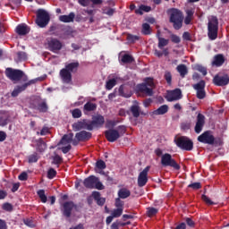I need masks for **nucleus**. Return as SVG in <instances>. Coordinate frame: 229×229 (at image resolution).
Here are the masks:
<instances>
[{
    "label": "nucleus",
    "instance_id": "27",
    "mask_svg": "<svg viewBox=\"0 0 229 229\" xmlns=\"http://www.w3.org/2000/svg\"><path fill=\"white\" fill-rule=\"evenodd\" d=\"M225 64V55L223 54H217L214 56L212 64L216 67H221Z\"/></svg>",
    "mask_w": 229,
    "mask_h": 229
},
{
    "label": "nucleus",
    "instance_id": "38",
    "mask_svg": "<svg viewBox=\"0 0 229 229\" xmlns=\"http://www.w3.org/2000/svg\"><path fill=\"white\" fill-rule=\"evenodd\" d=\"M131 112L133 115V117H140V107L137 105H133L131 106Z\"/></svg>",
    "mask_w": 229,
    "mask_h": 229
},
{
    "label": "nucleus",
    "instance_id": "41",
    "mask_svg": "<svg viewBox=\"0 0 229 229\" xmlns=\"http://www.w3.org/2000/svg\"><path fill=\"white\" fill-rule=\"evenodd\" d=\"M142 35H151V26L148 23L142 24Z\"/></svg>",
    "mask_w": 229,
    "mask_h": 229
},
{
    "label": "nucleus",
    "instance_id": "64",
    "mask_svg": "<svg viewBox=\"0 0 229 229\" xmlns=\"http://www.w3.org/2000/svg\"><path fill=\"white\" fill-rule=\"evenodd\" d=\"M186 17H190L191 19L194 18V11L192 9L186 10Z\"/></svg>",
    "mask_w": 229,
    "mask_h": 229
},
{
    "label": "nucleus",
    "instance_id": "30",
    "mask_svg": "<svg viewBox=\"0 0 229 229\" xmlns=\"http://www.w3.org/2000/svg\"><path fill=\"white\" fill-rule=\"evenodd\" d=\"M74 138V134L72 132L69 134H64L61 139L59 144H63V146H67V144H71L72 142V139Z\"/></svg>",
    "mask_w": 229,
    "mask_h": 229
},
{
    "label": "nucleus",
    "instance_id": "45",
    "mask_svg": "<svg viewBox=\"0 0 229 229\" xmlns=\"http://www.w3.org/2000/svg\"><path fill=\"white\" fill-rule=\"evenodd\" d=\"M194 69H195V71H199V72H201V74H203V76H207V74H208L207 68H205V66H203L201 64H196Z\"/></svg>",
    "mask_w": 229,
    "mask_h": 229
},
{
    "label": "nucleus",
    "instance_id": "3",
    "mask_svg": "<svg viewBox=\"0 0 229 229\" xmlns=\"http://www.w3.org/2000/svg\"><path fill=\"white\" fill-rule=\"evenodd\" d=\"M153 89H155V81L153 78L147 77L144 79V82L136 86V90L146 94V96H153Z\"/></svg>",
    "mask_w": 229,
    "mask_h": 229
},
{
    "label": "nucleus",
    "instance_id": "21",
    "mask_svg": "<svg viewBox=\"0 0 229 229\" xmlns=\"http://www.w3.org/2000/svg\"><path fill=\"white\" fill-rule=\"evenodd\" d=\"M32 108L41 112L42 114H46L49 107L47 106V102H46V100H37V105L33 104Z\"/></svg>",
    "mask_w": 229,
    "mask_h": 229
},
{
    "label": "nucleus",
    "instance_id": "7",
    "mask_svg": "<svg viewBox=\"0 0 229 229\" xmlns=\"http://www.w3.org/2000/svg\"><path fill=\"white\" fill-rule=\"evenodd\" d=\"M161 165L163 167H173V169H175V171H180L181 169L180 165L169 153H165L161 157Z\"/></svg>",
    "mask_w": 229,
    "mask_h": 229
},
{
    "label": "nucleus",
    "instance_id": "1",
    "mask_svg": "<svg viewBox=\"0 0 229 229\" xmlns=\"http://www.w3.org/2000/svg\"><path fill=\"white\" fill-rule=\"evenodd\" d=\"M79 67V62L65 64L64 68L61 69L59 72V76L63 83H66V85H71V83H72V72H78Z\"/></svg>",
    "mask_w": 229,
    "mask_h": 229
},
{
    "label": "nucleus",
    "instance_id": "36",
    "mask_svg": "<svg viewBox=\"0 0 229 229\" xmlns=\"http://www.w3.org/2000/svg\"><path fill=\"white\" fill-rule=\"evenodd\" d=\"M157 40H158L157 47L159 49H164V47H165V46L169 45V39L161 38L160 35H157Z\"/></svg>",
    "mask_w": 229,
    "mask_h": 229
},
{
    "label": "nucleus",
    "instance_id": "47",
    "mask_svg": "<svg viewBox=\"0 0 229 229\" xmlns=\"http://www.w3.org/2000/svg\"><path fill=\"white\" fill-rule=\"evenodd\" d=\"M16 55L18 56L19 62H22L24 60H28V55L26 54V52L20 51V52H17Z\"/></svg>",
    "mask_w": 229,
    "mask_h": 229
},
{
    "label": "nucleus",
    "instance_id": "44",
    "mask_svg": "<svg viewBox=\"0 0 229 229\" xmlns=\"http://www.w3.org/2000/svg\"><path fill=\"white\" fill-rule=\"evenodd\" d=\"M64 162V158L60 157V155L55 154V156L53 157L52 164L55 165H57V167H60V165Z\"/></svg>",
    "mask_w": 229,
    "mask_h": 229
},
{
    "label": "nucleus",
    "instance_id": "37",
    "mask_svg": "<svg viewBox=\"0 0 229 229\" xmlns=\"http://www.w3.org/2000/svg\"><path fill=\"white\" fill-rule=\"evenodd\" d=\"M158 214V208H147V216L148 217H155Z\"/></svg>",
    "mask_w": 229,
    "mask_h": 229
},
{
    "label": "nucleus",
    "instance_id": "13",
    "mask_svg": "<svg viewBox=\"0 0 229 229\" xmlns=\"http://www.w3.org/2000/svg\"><path fill=\"white\" fill-rule=\"evenodd\" d=\"M62 213L64 217H71L73 208H76V204L72 200L66 201L63 205Z\"/></svg>",
    "mask_w": 229,
    "mask_h": 229
},
{
    "label": "nucleus",
    "instance_id": "29",
    "mask_svg": "<svg viewBox=\"0 0 229 229\" xmlns=\"http://www.w3.org/2000/svg\"><path fill=\"white\" fill-rule=\"evenodd\" d=\"M76 17V14L74 13H70L69 15H61L59 16V21L61 22H74V18Z\"/></svg>",
    "mask_w": 229,
    "mask_h": 229
},
{
    "label": "nucleus",
    "instance_id": "22",
    "mask_svg": "<svg viewBox=\"0 0 229 229\" xmlns=\"http://www.w3.org/2000/svg\"><path fill=\"white\" fill-rule=\"evenodd\" d=\"M97 182L98 177H96V175H89L88 178L84 179L83 185L86 189H94Z\"/></svg>",
    "mask_w": 229,
    "mask_h": 229
},
{
    "label": "nucleus",
    "instance_id": "34",
    "mask_svg": "<svg viewBox=\"0 0 229 229\" xmlns=\"http://www.w3.org/2000/svg\"><path fill=\"white\" fill-rule=\"evenodd\" d=\"M177 72H179L181 78H183L184 76H187L189 70L187 69V66L185 64H179L176 67Z\"/></svg>",
    "mask_w": 229,
    "mask_h": 229
},
{
    "label": "nucleus",
    "instance_id": "54",
    "mask_svg": "<svg viewBox=\"0 0 229 229\" xmlns=\"http://www.w3.org/2000/svg\"><path fill=\"white\" fill-rule=\"evenodd\" d=\"M170 38L174 44H180L182 42V38H180V37L175 34H172Z\"/></svg>",
    "mask_w": 229,
    "mask_h": 229
},
{
    "label": "nucleus",
    "instance_id": "61",
    "mask_svg": "<svg viewBox=\"0 0 229 229\" xmlns=\"http://www.w3.org/2000/svg\"><path fill=\"white\" fill-rule=\"evenodd\" d=\"M72 148V147L71 146V144H69V145H67L65 147H62L60 149H61V151H63V153L64 155H67V153H69Z\"/></svg>",
    "mask_w": 229,
    "mask_h": 229
},
{
    "label": "nucleus",
    "instance_id": "58",
    "mask_svg": "<svg viewBox=\"0 0 229 229\" xmlns=\"http://www.w3.org/2000/svg\"><path fill=\"white\" fill-rule=\"evenodd\" d=\"M185 223L191 228H194V226L196 225V223H194L193 219L191 218V217H186L185 218Z\"/></svg>",
    "mask_w": 229,
    "mask_h": 229
},
{
    "label": "nucleus",
    "instance_id": "12",
    "mask_svg": "<svg viewBox=\"0 0 229 229\" xmlns=\"http://www.w3.org/2000/svg\"><path fill=\"white\" fill-rule=\"evenodd\" d=\"M37 81H38V79H32L22 85L16 86L11 94L12 97L17 98V96H19V94H21V92H24V90H26V89H28L30 87V85H35V83H37Z\"/></svg>",
    "mask_w": 229,
    "mask_h": 229
},
{
    "label": "nucleus",
    "instance_id": "19",
    "mask_svg": "<svg viewBox=\"0 0 229 229\" xmlns=\"http://www.w3.org/2000/svg\"><path fill=\"white\" fill-rule=\"evenodd\" d=\"M203 126H205V115L199 114L195 124V133H201L203 131Z\"/></svg>",
    "mask_w": 229,
    "mask_h": 229
},
{
    "label": "nucleus",
    "instance_id": "16",
    "mask_svg": "<svg viewBox=\"0 0 229 229\" xmlns=\"http://www.w3.org/2000/svg\"><path fill=\"white\" fill-rule=\"evenodd\" d=\"M213 83L216 87H226L229 83V76L228 74L220 76V75H216L213 78Z\"/></svg>",
    "mask_w": 229,
    "mask_h": 229
},
{
    "label": "nucleus",
    "instance_id": "46",
    "mask_svg": "<svg viewBox=\"0 0 229 229\" xmlns=\"http://www.w3.org/2000/svg\"><path fill=\"white\" fill-rule=\"evenodd\" d=\"M81 115H82V113H81V109L80 108H75L72 111V116L73 117V119H80Z\"/></svg>",
    "mask_w": 229,
    "mask_h": 229
},
{
    "label": "nucleus",
    "instance_id": "10",
    "mask_svg": "<svg viewBox=\"0 0 229 229\" xmlns=\"http://www.w3.org/2000/svg\"><path fill=\"white\" fill-rule=\"evenodd\" d=\"M197 140L201 144H208L209 146L216 144V138L212 135V131H204L198 137Z\"/></svg>",
    "mask_w": 229,
    "mask_h": 229
},
{
    "label": "nucleus",
    "instance_id": "57",
    "mask_svg": "<svg viewBox=\"0 0 229 229\" xmlns=\"http://www.w3.org/2000/svg\"><path fill=\"white\" fill-rule=\"evenodd\" d=\"M63 31L64 35H66V37H71V35L74 33V31L72 30V28L71 27H65L64 29H63Z\"/></svg>",
    "mask_w": 229,
    "mask_h": 229
},
{
    "label": "nucleus",
    "instance_id": "42",
    "mask_svg": "<svg viewBox=\"0 0 229 229\" xmlns=\"http://www.w3.org/2000/svg\"><path fill=\"white\" fill-rule=\"evenodd\" d=\"M38 158H40L37 152H34L32 155H30L28 157L29 164H35L38 162Z\"/></svg>",
    "mask_w": 229,
    "mask_h": 229
},
{
    "label": "nucleus",
    "instance_id": "55",
    "mask_svg": "<svg viewBox=\"0 0 229 229\" xmlns=\"http://www.w3.org/2000/svg\"><path fill=\"white\" fill-rule=\"evenodd\" d=\"M190 189H193L194 191H198L201 189V182H193L188 185Z\"/></svg>",
    "mask_w": 229,
    "mask_h": 229
},
{
    "label": "nucleus",
    "instance_id": "32",
    "mask_svg": "<svg viewBox=\"0 0 229 229\" xmlns=\"http://www.w3.org/2000/svg\"><path fill=\"white\" fill-rule=\"evenodd\" d=\"M131 196V191L126 188H122L118 191V198L120 199H126V198H130Z\"/></svg>",
    "mask_w": 229,
    "mask_h": 229
},
{
    "label": "nucleus",
    "instance_id": "11",
    "mask_svg": "<svg viewBox=\"0 0 229 229\" xmlns=\"http://www.w3.org/2000/svg\"><path fill=\"white\" fill-rule=\"evenodd\" d=\"M105 124V116L101 114H97L92 116V121L89 123L88 130L89 131H92L94 128H103Z\"/></svg>",
    "mask_w": 229,
    "mask_h": 229
},
{
    "label": "nucleus",
    "instance_id": "60",
    "mask_svg": "<svg viewBox=\"0 0 229 229\" xmlns=\"http://www.w3.org/2000/svg\"><path fill=\"white\" fill-rule=\"evenodd\" d=\"M201 198L205 201V203H207V205H216V203L212 201L210 198H208L207 195H202Z\"/></svg>",
    "mask_w": 229,
    "mask_h": 229
},
{
    "label": "nucleus",
    "instance_id": "25",
    "mask_svg": "<svg viewBox=\"0 0 229 229\" xmlns=\"http://www.w3.org/2000/svg\"><path fill=\"white\" fill-rule=\"evenodd\" d=\"M118 94L122 98H131V90H130V88L128 86L122 84L118 89Z\"/></svg>",
    "mask_w": 229,
    "mask_h": 229
},
{
    "label": "nucleus",
    "instance_id": "26",
    "mask_svg": "<svg viewBox=\"0 0 229 229\" xmlns=\"http://www.w3.org/2000/svg\"><path fill=\"white\" fill-rule=\"evenodd\" d=\"M96 110H98V104L90 101L87 102L83 106V114L85 115L89 114V112H96Z\"/></svg>",
    "mask_w": 229,
    "mask_h": 229
},
{
    "label": "nucleus",
    "instance_id": "15",
    "mask_svg": "<svg viewBox=\"0 0 229 229\" xmlns=\"http://www.w3.org/2000/svg\"><path fill=\"white\" fill-rule=\"evenodd\" d=\"M105 137L108 142H115L121 138V133L117 130L109 129L105 131Z\"/></svg>",
    "mask_w": 229,
    "mask_h": 229
},
{
    "label": "nucleus",
    "instance_id": "5",
    "mask_svg": "<svg viewBox=\"0 0 229 229\" xmlns=\"http://www.w3.org/2000/svg\"><path fill=\"white\" fill-rule=\"evenodd\" d=\"M219 26V21L217 20V17L212 16L208 20V36L211 40H216L217 38V31H218V27Z\"/></svg>",
    "mask_w": 229,
    "mask_h": 229
},
{
    "label": "nucleus",
    "instance_id": "4",
    "mask_svg": "<svg viewBox=\"0 0 229 229\" xmlns=\"http://www.w3.org/2000/svg\"><path fill=\"white\" fill-rule=\"evenodd\" d=\"M174 144L182 151H192L194 149V142L186 136L175 137L174 140Z\"/></svg>",
    "mask_w": 229,
    "mask_h": 229
},
{
    "label": "nucleus",
    "instance_id": "28",
    "mask_svg": "<svg viewBox=\"0 0 229 229\" xmlns=\"http://www.w3.org/2000/svg\"><path fill=\"white\" fill-rule=\"evenodd\" d=\"M92 197L99 207H103V205H105L106 202V199L101 198V193L99 191H93Z\"/></svg>",
    "mask_w": 229,
    "mask_h": 229
},
{
    "label": "nucleus",
    "instance_id": "43",
    "mask_svg": "<svg viewBox=\"0 0 229 229\" xmlns=\"http://www.w3.org/2000/svg\"><path fill=\"white\" fill-rule=\"evenodd\" d=\"M164 79L165 80L167 85H172L173 83V74L169 71H165L164 74Z\"/></svg>",
    "mask_w": 229,
    "mask_h": 229
},
{
    "label": "nucleus",
    "instance_id": "9",
    "mask_svg": "<svg viewBox=\"0 0 229 229\" xmlns=\"http://www.w3.org/2000/svg\"><path fill=\"white\" fill-rule=\"evenodd\" d=\"M5 76L12 81H21L24 77V72L21 70H15L13 68L5 69Z\"/></svg>",
    "mask_w": 229,
    "mask_h": 229
},
{
    "label": "nucleus",
    "instance_id": "23",
    "mask_svg": "<svg viewBox=\"0 0 229 229\" xmlns=\"http://www.w3.org/2000/svg\"><path fill=\"white\" fill-rule=\"evenodd\" d=\"M74 131H80V130H89V123L87 120L78 121L72 124Z\"/></svg>",
    "mask_w": 229,
    "mask_h": 229
},
{
    "label": "nucleus",
    "instance_id": "2",
    "mask_svg": "<svg viewBox=\"0 0 229 229\" xmlns=\"http://www.w3.org/2000/svg\"><path fill=\"white\" fill-rule=\"evenodd\" d=\"M169 22L173 24V28L175 30H182L183 26V13L176 8L170 10Z\"/></svg>",
    "mask_w": 229,
    "mask_h": 229
},
{
    "label": "nucleus",
    "instance_id": "53",
    "mask_svg": "<svg viewBox=\"0 0 229 229\" xmlns=\"http://www.w3.org/2000/svg\"><path fill=\"white\" fill-rule=\"evenodd\" d=\"M96 167L97 169H100V170L106 169V164L103 160H98L96 163Z\"/></svg>",
    "mask_w": 229,
    "mask_h": 229
},
{
    "label": "nucleus",
    "instance_id": "17",
    "mask_svg": "<svg viewBox=\"0 0 229 229\" xmlns=\"http://www.w3.org/2000/svg\"><path fill=\"white\" fill-rule=\"evenodd\" d=\"M63 47L62 42L56 38H51L48 40V49L52 51V53H57Z\"/></svg>",
    "mask_w": 229,
    "mask_h": 229
},
{
    "label": "nucleus",
    "instance_id": "24",
    "mask_svg": "<svg viewBox=\"0 0 229 229\" xmlns=\"http://www.w3.org/2000/svg\"><path fill=\"white\" fill-rule=\"evenodd\" d=\"M30 26H28L26 23L19 24L16 27V33L21 37H24V35H28L30 31Z\"/></svg>",
    "mask_w": 229,
    "mask_h": 229
},
{
    "label": "nucleus",
    "instance_id": "50",
    "mask_svg": "<svg viewBox=\"0 0 229 229\" xmlns=\"http://www.w3.org/2000/svg\"><path fill=\"white\" fill-rule=\"evenodd\" d=\"M56 176V170L55 168H49L47 171V179L53 180Z\"/></svg>",
    "mask_w": 229,
    "mask_h": 229
},
{
    "label": "nucleus",
    "instance_id": "8",
    "mask_svg": "<svg viewBox=\"0 0 229 229\" xmlns=\"http://www.w3.org/2000/svg\"><path fill=\"white\" fill-rule=\"evenodd\" d=\"M192 87L194 90H196L197 99H205V98H207V91L205 90L207 83L205 82V81L201 80L196 84H193Z\"/></svg>",
    "mask_w": 229,
    "mask_h": 229
},
{
    "label": "nucleus",
    "instance_id": "14",
    "mask_svg": "<svg viewBox=\"0 0 229 229\" xmlns=\"http://www.w3.org/2000/svg\"><path fill=\"white\" fill-rule=\"evenodd\" d=\"M150 169L151 166L148 165L140 173L138 176V186L145 187L146 183H148V174Z\"/></svg>",
    "mask_w": 229,
    "mask_h": 229
},
{
    "label": "nucleus",
    "instance_id": "56",
    "mask_svg": "<svg viewBox=\"0 0 229 229\" xmlns=\"http://www.w3.org/2000/svg\"><path fill=\"white\" fill-rule=\"evenodd\" d=\"M94 189H98V191H103L105 189V186L103 185V182L99 181V178H98Z\"/></svg>",
    "mask_w": 229,
    "mask_h": 229
},
{
    "label": "nucleus",
    "instance_id": "6",
    "mask_svg": "<svg viewBox=\"0 0 229 229\" xmlns=\"http://www.w3.org/2000/svg\"><path fill=\"white\" fill-rule=\"evenodd\" d=\"M36 15H37L36 24L39 28H46V26H47V24H49L50 17H49V13H47V12H46V10L38 9L36 12Z\"/></svg>",
    "mask_w": 229,
    "mask_h": 229
},
{
    "label": "nucleus",
    "instance_id": "35",
    "mask_svg": "<svg viewBox=\"0 0 229 229\" xmlns=\"http://www.w3.org/2000/svg\"><path fill=\"white\" fill-rule=\"evenodd\" d=\"M120 62L122 64H133V62H135V58H133L130 54H125L122 55Z\"/></svg>",
    "mask_w": 229,
    "mask_h": 229
},
{
    "label": "nucleus",
    "instance_id": "51",
    "mask_svg": "<svg viewBox=\"0 0 229 229\" xmlns=\"http://www.w3.org/2000/svg\"><path fill=\"white\" fill-rule=\"evenodd\" d=\"M24 225L26 226H29L30 228H35V222H33V219L31 218H26L23 220Z\"/></svg>",
    "mask_w": 229,
    "mask_h": 229
},
{
    "label": "nucleus",
    "instance_id": "20",
    "mask_svg": "<svg viewBox=\"0 0 229 229\" xmlns=\"http://www.w3.org/2000/svg\"><path fill=\"white\" fill-rule=\"evenodd\" d=\"M75 139L81 142H87V140H90V139H92V133L87 131H81L75 134Z\"/></svg>",
    "mask_w": 229,
    "mask_h": 229
},
{
    "label": "nucleus",
    "instance_id": "48",
    "mask_svg": "<svg viewBox=\"0 0 229 229\" xmlns=\"http://www.w3.org/2000/svg\"><path fill=\"white\" fill-rule=\"evenodd\" d=\"M123 208H117L116 209L113 210L111 216H113V217H121V216H123Z\"/></svg>",
    "mask_w": 229,
    "mask_h": 229
},
{
    "label": "nucleus",
    "instance_id": "52",
    "mask_svg": "<svg viewBox=\"0 0 229 229\" xmlns=\"http://www.w3.org/2000/svg\"><path fill=\"white\" fill-rule=\"evenodd\" d=\"M116 208H122L124 210V201L121 200L120 198L115 199V203H114Z\"/></svg>",
    "mask_w": 229,
    "mask_h": 229
},
{
    "label": "nucleus",
    "instance_id": "31",
    "mask_svg": "<svg viewBox=\"0 0 229 229\" xmlns=\"http://www.w3.org/2000/svg\"><path fill=\"white\" fill-rule=\"evenodd\" d=\"M169 112V106L163 105L159 106L157 109L153 111L154 115H165V114H167Z\"/></svg>",
    "mask_w": 229,
    "mask_h": 229
},
{
    "label": "nucleus",
    "instance_id": "39",
    "mask_svg": "<svg viewBox=\"0 0 229 229\" xmlns=\"http://www.w3.org/2000/svg\"><path fill=\"white\" fill-rule=\"evenodd\" d=\"M37 194L41 200V203H47V196H46V191L39 190L37 191Z\"/></svg>",
    "mask_w": 229,
    "mask_h": 229
},
{
    "label": "nucleus",
    "instance_id": "40",
    "mask_svg": "<svg viewBox=\"0 0 229 229\" xmlns=\"http://www.w3.org/2000/svg\"><path fill=\"white\" fill-rule=\"evenodd\" d=\"M115 85H117V81L115 79H110L106 83V90H112Z\"/></svg>",
    "mask_w": 229,
    "mask_h": 229
},
{
    "label": "nucleus",
    "instance_id": "63",
    "mask_svg": "<svg viewBox=\"0 0 229 229\" xmlns=\"http://www.w3.org/2000/svg\"><path fill=\"white\" fill-rule=\"evenodd\" d=\"M118 132L120 133V135H124L126 133V126L124 125H120L118 126Z\"/></svg>",
    "mask_w": 229,
    "mask_h": 229
},
{
    "label": "nucleus",
    "instance_id": "62",
    "mask_svg": "<svg viewBox=\"0 0 229 229\" xmlns=\"http://www.w3.org/2000/svg\"><path fill=\"white\" fill-rule=\"evenodd\" d=\"M18 178L21 182H26V180H28V174L26 172H23L19 175Z\"/></svg>",
    "mask_w": 229,
    "mask_h": 229
},
{
    "label": "nucleus",
    "instance_id": "49",
    "mask_svg": "<svg viewBox=\"0 0 229 229\" xmlns=\"http://www.w3.org/2000/svg\"><path fill=\"white\" fill-rule=\"evenodd\" d=\"M140 37L139 36H136V35H133V34H128L127 35V40L129 42H131L132 44H134V42H137V40H140Z\"/></svg>",
    "mask_w": 229,
    "mask_h": 229
},
{
    "label": "nucleus",
    "instance_id": "59",
    "mask_svg": "<svg viewBox=\"0 0 229 229\" xmlns=\"http://www.w3.org/2000/svg\"><path fill=\"white\" fill-rule=\"evenodd\" d=\"M3 209L6 210V212H12V210H13V206H12V204L6 202L3 205Z\"/></svg>",
    "mask_w": 229,
    "mask_h": 229
},
{
    "label": "nucleus",
    "instance_id": "18",
    "mask_svg": "<svg viewBox=\"0 0 229 229\" xmlns=\"http://www.w3.org/2000/svg\"><path fill=\"white\" fill-rule=\"evenodd\" d=\"M182 89H175L168 94L167 101H169L170 103L173 101H179V99H182Z\"/></svg>",
    "mask_w": 229,
    "mask_h": 229
},
{
    "label": "nucleus",
    "instance_id": "33",
    "mask_svg": "<svg viewBox=\"0 0 229 229\" xmlns=\"http://www.w3.org/2000/svg\"><path fill=\"white\" fill-rule=\"evenodd\" d=\"M47 148V144L42 140V138L38 139L37 140V150L39 151V153H44L46 149Z\"/></svg>",
    "mask_w": 229,
    "mask_h": 229
}]
</instances>
